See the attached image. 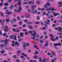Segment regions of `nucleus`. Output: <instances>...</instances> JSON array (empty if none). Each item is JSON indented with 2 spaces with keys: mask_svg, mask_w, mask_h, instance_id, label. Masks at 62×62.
<instances>
[{
  "mask_svg": "<svg viewBox=\"0 0 62 62\" xmlns=\"http://www.w3.org/2000/svg\"><path fill=\"white\" fill-rule=\"evenodd\" d=\"M33 32H34V33H33V34L32 35H31V36H33V38L31 37V39H33L34 40H35V36L37 35V33H36V31H32Z\"/></svg>",
  "mask_w": 62,
  "mask_h": 62,
  "instance_id": "nucleus-1",
  "label": "nucleus"
},
{
  "mask_svg": "<svg viewBox=\"0 0 62 62\" xmlns=\"http://www.w3.org/2000/svg\"><path fill=\"white\" fill-rule=\"evenodd\" d=\"M54 29L55 30H58V29H59L58 30L59 32H62V28L61 27H59L58 28H55Z\"/></svg>",
  "mask_w": 62,
  "mask_h": 62,
  "instance_id": "nucleus-2",
  "label": "nucleus"
},
{
  "mask_svg": "<svg viewBox=\"0 0 62 62\" xmlns=\"http://www.w3.org/2000/svg\"><path fill=\"white\" fill-rule=\"evenodd\" d=\"M5 28L4 29V31L6 32H8V26L6 25L5 26Z\"/></svg>",
  "mask_w": 62,
  "mask_h": 62,
  "instance_id": "nucleus-3",
  "label": "nucleus"
},
{
  "mask_svg": "<svg viewBox=\"0 0 62 62\" xmlns=\"http://www.w3.org/2000/svg\"><path fill=\"white\" fill-rule=\"evenodd\" d=\"M36 7V5H32L31 7V9L33 11L34 10V9H35V7Z\"/></svg>",
  "mask_w": 62,
  "mask_h": 62,
  "instance_id": "nucleus-4",
  "label": "nucleus"
},
{
  "mask_svg": "<svg viewBox=\"0 0 62 62\" xmlns=\"http://www.w3.org/2000/svg\"><path fill=\"white\" fill-rule=\"evenodd\" d=\"M8 39H6L4 40V42L5 43V44H8Z\"/></svg>",
  "mask_w": 62,
  "mask_h": 62,
  "instance_id": "nucleus-5",
  "label": "nucleus"
},
{
  "mask_svg": "<svg viewBox=\"0 0 62 62\" xmlns=\"http://www.w3.org/2000/svg\"><path fill=\"white\" fill-rule=\"evenodd\" d=\"M25 16L27 18H29L30 17V15L26 14L25 15Z\"/></svg>",
  "mask_w": 62,
  "mask_h": 62,
  "instance_id": "nucleus-6",
  "label": "nucleus"
},
{
  "mask_svg": "<svg viewBox=\"0 0 62 62\" xmlns=\"http://www.w3.org/2000/svg\"><path fill=\"white\" fill-rule=\"evenodd\" d=\"M15 44L16 45H17V46H19V43L18 42H16L15 43Z\"/></svg>",
  "mask_w": 62,
  "mask_h": 62,
  "instance_id": "nucleus-7",
  "label": "nucleus"
},
{
  "mask_svg": "<svg viewBox=\"0 0 62 62\" xmlns=\"http://www.w3.org/2000/svg\"><path fill=\"white\" fill-rule=\"evenodd\" d=\"M13 36L14 37L13 39H14V40H17V36L14 35H13Z\"/></svg>",
  "mask_w": 62,
  "mask_h": 62,
  "instance_id": "nucleus-8",
  "label": "nucleus"
},
{
  "mask_svg": "<svg viewBox=\"0 0 62 62\" xmlns=\"http://www.w3.org/2000/svg\"><path fill=\"white\" fill-rule=\"evenodd\" d=\"M23 32H21L20 33V36L22 37H23Z\"/></svg>",
  "mask_w": 62,
  "mask_h": 62,
  "instance_id": "nucleus-9",
  "label": "nucleus"
},
{
  "mask_svg": "<svg viewBox=\"0 0 62 62\" xmlns=\"http://www.w3.org/2000/svg\"><path fill=\"white\" fill-rule=\"evenodd\" d=\"M49 36L50 37H51V38H54V36H53V35L52 34H50L49 35Z\"/></svg>",
  "mask_w": 62,
  "mask_h": 62,
  "instance_id": "nucleus-10",
  "label": "nucleus"
},
{
  "mask_svg": "<svg viewBox=\"0 0 62 62\" xmlns=\"http://www.w3.org/2000/svg\"><path fill=\"white\" fill-rule=\"evenodd\" d=\"M46 5L47 6H50L51 5H50V4L49 2H47L46 3Z\"/></svg>",
  "mask_w": 62,
  "mask_h": 62,
  "instance_id": "nucleus-11",
  "label": "nucleus"
},
{
  "mask_svg": "<svg viewBox=\"0 0 62 62\" xmlns=\"http://www.w3.org/2000/svg\"><path fill=\"white\" fill-rule=\"evenodd\" d=\"M49 10H51L52 11H53L52 10H54L55 11H56V9H54V8H52L51 9H48Z\"/></svg>",
  "mask_w": 62,
  "mask_h": 62,
  "instance_id": "nucleus-12",
  "label": "nucleus"
},
{
  "mask_svg": "<svg viewBox=\"0 0 62 62\" xmlns=\"http://www.w3.org/2000/svg\"><path fill=\"white\" fill-rule=\"evenodd\" d=\"M21 54L23 55V56H25L26 57L27 56V55H26L25 54H24L23 53H21Z\"/></svg>",
  "mask_w": 62,
  "mask_h": 62,
  "instance_id": "nucleus-13",
  "label": "nucleus"
},
{
  "mask_svg": "<svg viewBox=\"0 0 62 62\" xmlns=\"http://www.w3.org/2000/svg\"><path fill=\"white\" fill-rule=\"evenodd\" d=\"M28 26L29 27V28H30V29H33V27H32V26L29 25H28Z\"/></svg>",
  "mask_w": 62,
  "mask_h": 62,
  "instance_id": "nucleus-14",
  "label": "nucleus"
},
{
  "mask_svg": "<svg viewBox=\"0 0 62 62\" xmlns=\"http://www.w3.org/2000/svg\"><path fill=\"white\" fill-rule=\"evenodd\" d=\"M4 6H8V3H5L4 4Z\"/></svg>",
  "mask_w": 62,
  "mask_h": 62,
  "instance_id": "nucleus-15",
  "label": "nucleus"
},
{
  "mask_svg": "<svg viewBox=\"0 0 62 62\" xmlns=\"http://www.w3.org/2000/svg\"><path fill=\"white\" fill-rule=\"evenodd\" d=\"M13 7H14V6L11 5L9 7V8L10 9H12L13 8Z\"/></svg>",
  "mask_w": 62,
  "mask_h": 62,
  "instance_id": "nucleus-16",
  "label": "nucleus"
},
{
  "mask_svg": "<svg viewBox=\"0 0 62 62\" xmlns=\"http://www.w3.org/2000/svg\"><path fill=\"white\" fill-rule=\"evenodd\" d=\"M51 54L53 55H54L55 54V53L53 52H51Z\"/></svg>",
  "mask_w": 62,
  "mask_h": 62,
  "instance_id": "nucleus-17",
  "label": "nucleus"
},
{
  "mask_svg": "<svg viewBox=\"0 0 62 62\" xmlns=\"http://www.w3.org/2000/svg\"><path fill=\"white\" fill-rule=\"evenodd\" d=\"M9 19L8 18L6 19V21L7 22V23H9Z\"/></svg>",
  "mask_w": 62,
  "mask_h": 62,
  "instance_id": "nucleus-18",
  "label": "nucleus"
},
{
  "mask_svg": "<svg viewBox=\"0 0 62 62\" xmlns=\"http://www.w3.org/2000/svg\"><path fill=\"white\" fill-rule=\"evenodd\" d=\"M54 46H58V43H54Z\"/></svg>",
  "mask_w": 62,
  "mask_h": 62,
  "instance_id": "nucleus-19",
  "label": "nucleus"
},
{
  "mask_svg": "<svg viewBox=\"0 0 62 62\" xmlns=\"http://www.w3.org/2000/svg\"><path fill=\"white\" fill-rule=\"evenodd\" d=\"M33 58L35 59H37L38 58V56L36 55L34 56L33 57Z\"/></svg>",
  "mask_w": 62,
  "mask_h": 62,
  "instance_id": "nucleus-20",
  "label": "nucleus"
},
{
  "mask_svg": "<svg viewBox=\"0 0 62 62\" xmlns=\"http://www.w3.org/2000/svg\"><path fill=\"white\" fill-rule=\"evenodd\" d=\"M40 19V18L39 17V16H37L36 17V19L37 20H39Z\"/></svg>",
  "mask_w": 62,
  "mask_h": 62,
  "instance_id": "nucleus-21",
  "label": "nucleus"
},
{
  "mask_svg": "<svg viewBox=\"0 0 62 62\" xmlns=\"http://www.w3.org/2000/svg\"><path fill=\"white\" fill-rule=\"evenodd\" d=\"M33 47L34 48H37V49L39 50V48H38V46H37V45H35V46H33Z\"/></svg>",
  "mask_w": 62,
  "mask_h": 62,
  "instance_id": "nucleus-22",
  "label": "nucleus"
},
{
  "mask_svg": "<svg viewBox=\"0 0 62 62\" xmlns=\"http://www.w3.org/2000/svg\"><path fill=\"white\" fill-rule=\"evenodd\" d=\"M46 5H46V4L44 5V7L45 8H47L48 7H47V6Z\"/></svg>",
  "mask_w": 62,
  "mask_h": 62,
  "instance_id": "nucleus-23",
  "label": "nucleus"
},
{
  "mask_svg": "<svg viewBox=\"0 0 62 62\" xmlns=\"http://www.w3.org/2000/svg\"><path fill=\"white\" fill-rule=\"evenodd\" d=\"M0 52L1 53V54H3L5 52V51L4 50H3V51H0Z\"/></svg>",
  "mask_w": 62,
  "mask_h": 62,
  "instance_id": "nucleus-24",
  "label": "nucleus"
},
{
  "mask_svg": "<svg viewBox=\"0 0 62 62\" xmlns=\"http://www.w3.org/2000/svg\"><path fill=\"white\" fill-rule=\"evenodd\" d=\"M45 22L46 24H48V25H49V23H48L47 21H45Z\"/></svg>",
  "mask_w": 62,
  "mask_h": 62,
  "instance_id": "nucleus-25",
  "label": "nucleus"
},
{
  "mask_svg": "<svg viewBox=\"0 0 62 62\" xmlns=\"http://www.w3.org/2000/svg\"><path fill=\"white\" fill-rule=\"evenodd\" d=\"M35 53L36 54H38V53H39V52L37 50H36L35 51Z\"/></svg>",
  "mask_w": 62,
  "mask_h": 62,
  "instance_id": "nucleus-26",
  "label": "nucleus"
},
{
  "mask_svg": "<svg viewBox=\"0 0 62 62\" xmlns=\"http://www.w3.org/2000/svg\"><path fill=\"white\" fill-rule=\"evenodd\" d=\"M7 14H9V15H10V14H11V13H12V12L10 13L8 12H7Z\"/></svg>",
  "mask_w": 62,
  "mask_h": 62,
  "instance_id": "nucleus-27",
  "label": "nucleus"
},
{
  "mask_svg": "<svg viewBox=\"0 0 62 62\" xmlns=\"http://www.w3.org/2000/svg\"><path fill=\"white\" fill-rule=\"evenodd\" d=\"M53 15L54 16H57V14L56 13H53Z\"/></svg>",
  "mask_w": 62,
  "mask_h": 62,
  "instance_id": "nucleus-28",
  "label": "nucleus"
},
{
  "mask_svg": "<svg viewBox=\"0 0 62 62\" xmlns=\"http://www.w3.org/2000/svg\"><path fill=\"white\" fill-rule=\"evenodd\" d=\"M1 16H2V17H3V18H4L5 17V16H4V14H3V13H2V12H1Z\"/></svg>",
  "mask_w": 62,
  "mask_h": 62,
  "instance_id": "nucleus-29",
  "label": "nucleus"
},
{
  "mask_svg": "<svg viewBox=\"0 0 62 62\" xmlns=\"http://www.w3.org/2000/svg\"><path fill=\"white\" fill-rule=\"evenodd\" d=\"M19 24L20 25H22V21H20L19 22Z\"/></svg>",
  "mask_w": 62,
  "mask_h": 62,
  "instance_id": "nucleus-30",
  "label": "nucleus"
},
{
  "mask_svg": "<svg viewBox=\"0 0 62 62\" xmlns=\"http://www.w3.org/2000/svg\"><path fill=\"white\" fill-rule=\"evenodd\" d=\"M21 10L19 9L17 11V12L18 13H20V12H21Z\"/></svg>",
  "mask_w": 62,
  "mask_h": 62,
  "instance_id": "nucleus-31",
  "label": "nucleus"
},
{
  "mask_svg": "<svg viewBox=\"0 0 62 62\" xmlns=\"http://www.w3.org/2000/svg\"><path fill=\"white\" fill-rule=\"evenodd\" d=\"M35 23H37L38 24H39V23L38 22H34Z\"/></svg>",
  "mask_w": 62,
  "mask_h": 62,
  "instance_id": "nucleus-32",
  "label": "nucleus"
},
{
  "mask_svg": "<svg viewBox=\"0 0 62 62\" xmlns=\"http://www.w3.org/2000/svg\"><path fill=\"white\" fill-rule=\"evenodd\" d=\"M51 40L52 41H55V39H53L52 38H51Z\"/></svg>",
  "mask_w": 62,
  "mask_h": 62,
  "instance_id": "nucleus-33",
  "label": "nucleus"
},
{
  "mask_svg": "<svg viewBox=\"0 0 62 62\" xmlns=\"http://www.w3.org/2000/svg\"><path fill=\"white\" fill-rule=\"evenodd\" d=\"M19 9L20 10H22V7H21V6L19 7Z\"/></svg>",
  "mask_w": 62,
  "mask_h": 62,
  "instance_id": "nucleus-34",
  "label": "nucleus"
},
{
  "mask_svg": "<svg viewBox=\"0 0 62 62\" xmlns=\"http://www.w3.org/2000/svg\"><path fill=\"white\" fill-rule=\"evenodd\" d=\"M6 35H7V34L6 33H4L3 35V37H5Z\"/></svg>",
  "mask_w": 62,
  "mask_h": 62,
  "instance_id": "nucleus-35",
  "label": "nucleus"
},
{
  "mask_svg": "<svg viewBox=\"0 0 62 62\" xmlns=\"http://www.w3.org/2000/svg\"><path fill=\"white\" fill-rule=\"evenodd\" d=\"M45 46H46V47H47V46H48V44L46 43L44 45Z\"/></svg>",
  "mask_w": 62,
  "mask_h": 62,
  "instance_id": "nucleus-36",
  "label": "nucleus"
},
{
  "mask_svg": "<svg viewBox=\"0 0 62 62\" xmlns=\"http://www.w3.org/2000/svg\"><path fill=\"white\" fill-rule=\"evenodd\" d=\"M17 19L18 20H20V17L18 16H17Z\"/></svg>",
  "mask_w": 62,
  "mask_h": 62,
  "instance_id": "nucleus-37",
  "label": "nucleus"
},
{
  "mask_svg": "<svg viewBox=\"0 0 62 62\" xmlns=\"http://www.w3.org/2000/svg\"><path fill=\"white\" fill-rule=\"evenodd\" d=\"M3 4H4V3L3 2L1 3L0 4V6H1V7L2 6V5H3Z\"/></svg>",
  "mask_w": 62,
  "mask_h": 62,
  "instance_id": "nucleus-38",
  "label": "nucleus"
},
{
  "mask_svg": "<svg viewBox=\"0 0 62 62\" xmlns=\"http://www.w3.org/2000/svg\"><path fill=\"white\" fill-rule=\"evenodd\" d=\"M22 40V39L21 38L18 40V41H19V42H21V40Z\"/></svg>",
  "mask_w": 62,
  "mask_h": 62,
  "instance_id": "nucleus-39",
  "label": "nucleus"
},
{
  "mask_svg": "<svg viewBox=\"0 0 62 62\" xmlns=\"http://www.w3.org/2000/svg\"><path fill=\"white\" fill-rule=\"evenodd\" d=\"M0 47H4V45L3 44H2L1 45H0Z\"/></svg>",
  "mask_w": 62,
  "mask_h": 62,
  "instance_id": "nucleus-40",
  "label": "nucleus"
},
{
  "mask_svg": "<svg viewBox=\"0 0 62 62\" xmlns=\"http://www.w3.org/2000/svg\"><path fill=\"white\" fill-rule=\"evenodd\" d=\"M31 1H29L28 2V3L29 4H30V5H31Z\"/></svg>",
  "mask_w": 62,
  "mask_h": 62,
  "instance_id": "nucleus-41",
  "label": "nucleus"
},
{
  "mask_svg": "<svg viewBox=\"0 0 62 62\" xmlns=\"http://www.w3.org/2000/svg\"><path fill=\"white\" fill-rule=\"evenodd\" d=\"M58 35H62V33L61 32H59L57 33Z\"/></svg>",
  "mask_w": 62,
  "mask_h": 62,
  "instance_id": "nucleus-42",
  "label": "nucleus"
},
{
  "mask_svg": "<svg viewBox=\"0 0 62 62\" xmlns=\"http://www.w3.org/2000/svg\"><path fill=\"white\" fill-rule=\"evenodd\" d=\"M22 26L23 27H26V25L25 24H24L22 25Z\"/></svg>",
  "mask_w": 62,
  "mask_h": 62,
  "instance_id": "nucleus-43",
  "label": "nucleus"
},
{
  "mask_svg": "<svg viewBox=\"0 0 62 62\" xmlns=\"http://www.w3.org/2000/svg\"><path fill=\"white\" fill-rule=\"evenodd\" d=\"M43 34H44V35H46L47 34V33L45 31H44L43 32Z\"/></svg>",
  "mask_w": 62,
  "mask_h": 62,
  "instance_id": "nucleus-44",
  "label": "nucleus"
},
{
  "mask_svg": "<svg viewBox=\"0 0 62 62\" xmlns=\"http://www.w3.org/2000/svg\"><path fill=\"white\" fill-rule=\"evenodd\" d=\"M46 61V60L45 58H44V60H43V62H45V61Z\"/></svg>",
  "mask_w": 62,
  "mask_h": 62,
  "instance_id": "nucleus-45",
  "label": "nucleus"
},
{
  "mask_svg": "<svg viewBox=\"0 0 62 62\" xmlns=\"http://www.w3.org/2000/svg\"><path fill=\"white\" fill-rule=\"evenodd\" d=\"M39 60L40 61H41H41H42L41 58L40 57L39 58Z\"/></svg>",
  "mask_w": 62,
  "mask_h": 62,
  "instance_id": "nucleus-46",
  "label": "nucleus"
},
{
  "mask_svg": "<svg viewBox=\"0 0 62 62\" xmlns=\"http://www.w3.org/2000/svg\"><path fill=\"white\" fill-rule=\"evenodd\" d=\"M9 38L11 39H13V36H9Z\"/></svg>",
  "mask_w": 62,
  "mask_h": 62,
  "instance_id": "nucleus-47",
  "label": "nucleus"
},
{
  "mask_svg": "<svg viewBox=\"0 0 62 62\" xmlns=\"http://www.w3.org/2000/svg\"><path fill=\"white\" fill-rule=\"evenodd\" d=\"M29 33L30 34H33V33H32V32L31 31H29Z\"/></svg>",
  "mask_w": 62,
  "mask_h": 62,
  "instance_id": "nucleus-48",
  "label": "nucleus"
},
{
  "mask_svg": "<svg viewBox=\"0 0 62 62\" xmlns=\"http://www.w3.org/2000/svg\"><path fill=\"white\" fill-rule=\"evenodd\" d=\"M12 0H8V2H9V3H10V2H12Z\"/></svg>",
  "mask_w": 62,
  "mask_h": 62,
  "instance_id": "nucleus-49",
  "label": "nucleus"
},
{
  "mask_svg": "<svg viewBox=\"0 0 62 62\" xmlns=\"http://www.w3.org/2000/svg\"><path fill=\"white\" fill-rule=\"evenodd\" d=\"M17 5H19V6H21V4L19 2L17 3Z\"/></svg>",
  "mask_w": 62,
  "mask_h": 62,
  "instance_id": "nucleus-50",
  "label": "nucleus"
},
{
  "mask_svg": "<svg viewBox=\"0 0 62 62\" xmlns=\"http://www.w3.org/2000/svg\"><path fill=\"white\" fill-rule=\"evenodd\" d=\"M13 21L14 22H16L17 21V19H13Z\"/></svg>",
  "mask_w": 62,
  "mask_h": 62,
  "instance_id": "nucleus-51",
  "label": "nucleus"
},
{
  "mask_svg": "<svg viewBox=\"0 0 62 62\" xmlns=\"http://www.w3.org/2000/svg\"><path fill=\"white\" fill-rule=\"evenodd\" d=\"M58 22H59V23H62V21L59 20H58Z\"/></svg>",
  "mask_w": 62,
  "mask_h": 62,
  "instance_id": "nucleus-52",
  "label": "nucleus"
},
{
  "mask_svg": "<svg viewBox=\"0 0 62 62\" xmlns=\"http://www.w3.org/2000/svg\"><path fill=\"white\" fill-rule=\"evenodd\" d=\"M31 4H33V5H34V4H35V3H34V1H31Z\"/></svg>",
  "mask_w": 62,
  "mask_h": 62,
  "instance_id": "nucleus-53",
  "label": "nucleus"
},
{
  "mask_svg": "<svg viewBox=\"0 0 62 62\" xmlns=\"http://www.w3.org/2000/svg\"><path fill=\"white\" fill-rule=\"evenodd\" d=\"M23 31H24V32H25L26 31H27V30L26 29H24V30H23Z\"/></svg>",
  "mask_w": 62,
  "mask_h": 62,
  "instance_id": "nucleus-54",
  "label": "nucleus"
},
{
  "mask_svg": "<svg viewBox=\"0 0 62 62\" xmlns=\"http://www.w3.org/2000/svg\"><path fill=\"white\" fill-rule=\"evenodd\" d=\"M59 5H60L61 4H62V2L61 1L59 2Z\"/></svg>",
  "mask_w": 62,
  "mask_h": 62,
  "instance_id": "nucleus-55",
  "label": "nucleus"
},
{
  "mask_svg": "<svg viewBox=\"0 0 62 62\" xmlns=\"http://www.w3.org/2000/svg\"><path fill=\"white\" fill-rule=\"evenodd\" d=\"M58 45H59V46H61V44L60 43H58Z\"/></svg>",
  "mask_w": 62,
  "mask_h": 62,
  "instance_id": "nucleus-56",
  "label": "nucleus"
},
{
  "mask_svg": "<svg viewBox=\"0 0 62 62\" xmlns=\"http://www.w3.org/2000/svg\"><path fill=\"white\" fill-rule=\"evenodd\" d=\"M17 53H21V51H17Z\"/></svg>",
  "mask_w": 62,
  "mask_h": 62,
  "instance_id": "nucleus-57",
  "label": "nucleus"
},
{
  "mask_svg": "<svg viewBox=\"0 0 62 62\" xmlns=\"http://www.w3.org/2000/svg\"><path fill=\"white\" fill-rule=\"evenodd\" d=\"M43 38V36H41V37H40V39H42V38Z\"/></svg>",
  "mask_w": 62,
  "mask_h": 62,
  "instance_id": "nucleus-58",
  "label": "nucleus"
},
{
  "mask_svg": "<svg viewBox=\"0 0 62 62\" xmlns=\"http://www.w3.org/2000/svg\"><path fill=\"white\" fill-rule=\"evenodd\" d=\"M36 2L37 3H38V4H40V1H36Z\"/></svg>",
  "mask_w": 62,
  "mask_h": 62,
  "instance_id": "nucleus-59",
  "label": "nucleus"
},
{
  "mask_svg": "<svg viewBox=\"0 0 62 62\" xmlns=\"http://www.w3.org/2000/svg\"><path fill=\"white\" fill-rule=\"evenodd\" d=\"M58 36H57L56 37L55 39L56 40H57L58 39Z\"/></svg>",
  "mask_w": 62,
  "mask_h": 62,
  "instance_id": "nucleus-60",
  "label": "nucleus"
},
{
  "mask_svg": "<svg viewBox=\"0 0 62 62\" xmlns=\"http://www.w3.org/2000/svg\"><path fill=\"white\" fill-rule=\"evenodd\" d=\"M44 38H45L46 39H48V36H45Z\"/></svg>",
  "mask_w": 62,
  "mask_h": 62,
  "instance_id": "nucleus-61",
  "label": "nucleus"
},
{
  "mask_svg": "<svg viewBox=\"0 0 62 62\" xmlns=\"http://www.w3.org/2000/svg\"><path fill=\"white\" fill-rule=\"evenodd\" d=\"M16 62H20V60L19 59H17L16 60Z\"/></svg>",
  "mask_w": 62,
  "mask_h": 62,
  "instance_id": "nucleus-62",
  "label": "nucleus"
},
{
  "mask_svg": "<svg viewBox=\"0 0 62 62\" xmlns=\"http://www.w3.org/2000/svg\"><path fill=\"white\" fill-rule=\"evenodd\" d=\"M27 45V46H29L30 45V44L29 43H26Z\"/></svg>",
  "mask_w": 62,
  "mask_h": 62,
  "instance_id": "nucleus-63",
  "label": "nucleus"
},
{
  "mask_svg": "<svg viewBox=\"0 0 62 62\" xmlns=\"http://www.w3.org/2000/svg\"><path fill=\"white\" fill-rule=\"evenodd\" d=\"M13 57L15 58H17L16 57V56L15 55H14L13 56Z\"/></svg>",
  "mask_w": 62,
  "mask_h": 62,
  "instance_id": "nucleus-64",
  "label": "nucleus"
}]
</instances>
